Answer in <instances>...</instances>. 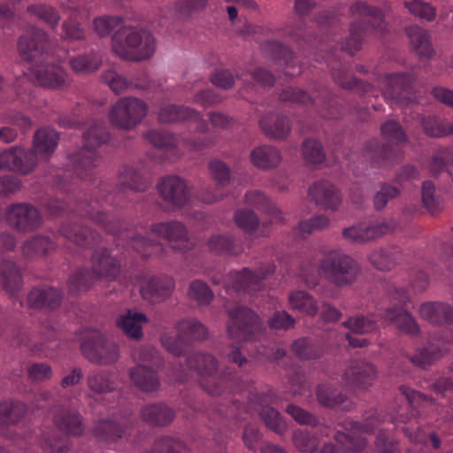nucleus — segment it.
<instances>
[{"label": "nucleus", "instance_id": "obj_1", "mask_svg": "<svg viewBox=\"0 0 453 453\" xmlns=\"http://www.w3.org/2000/svg\"><path fill=\"white\" fill-rule=\"evenodd\" d=\"M155 48L153 36L142 29L123 27L112 37V50L127 60L140 61L150 58Z\"/></svg>", "mask_w": 453, "mask_h": 453}, {"label": "nucleus", "instance_id": "obj_2", "mask_svg": "<svg viewBox=\"0 0 453 453\" xmlns=\"http://www.w3.org/2000/svg\"><path fill=\"white\" fill-rule=\"evenodd\" d=\"M92 272L79 271L69 279L70 288L73 291L88 288L93 279H113L119 273V263L110 256L108 250L96 251L92 257Z\"/></svg>", "mask_w": 453, "mask_h": 453}, {"label": "nucleus", "instance_id": "obj_3", "mask_svg": "<svg viewBox=\"0 0 453 453\" xmlns=\"http://www.w3.org/2000/svg\"><path fill=\"white\" fill-rule=\"evenodd\" d=\"M379 423V417L368 418L361 426L354 422H349L345 432L337 431L335 440L338 444L337 449L334 446L327 444L320 450H313L312 453H346L348 450L360 451L366 446V440L363 434L371 433Z\"/></svg>", "mask_w": 453, "mask_h": 453}, {"label": "nucleus", "instance_id": "obj_4", "mask_svg": "<svg viewBox=\"0 0 453 453\" xmlns=\"http://www.w3.org/2000/svg\"><path fill=\"white\" fill-rule=\"evenodd\" d=\"M320 269L326 277L337 285L349 284L360 273L358 264L341 251L326 254L320 263Z\"/></svg>", "mask_w": 453, "mask_h": 453}, {"label": "nucleus", "instance_id": "obj_5", "mask_svg": "<svg viewBox=\"0 0 453 453\" xmlns=\"http://www.w3.org/2000/svg\"><path fill=\"white\" fill-rule=\"evenodd\" d=\"M81 349L89 361L98 365H111L119 358V345L98 330L88 332Z\"/></svg>", "mask_w": 453, "mask_h": 453}, {"label": "nucleus", "instance_id": "obj_6", "mask_svg": "<svg viewBox=\"0 0 453 453\" xmlns=\"http://www.w3.org/2000/svg\"><path fill=\"white\" fill-rule=\"evenodd\" d=\"M148 113L146 104L135 97H124L116 102L109 111L112 126L121 129H131L142 122Z\"/></svg>", "mask_w": 453, "mask_h": 453}, {"label": "nucleus", "instance_id": "obj_7", "mask_svg": "<svg viewBox=\"0 0 453 453\" xmlns=\"http://www.w3.org/2000/svg\"><path fill=\"white\" fill-rule=\"evenodd\" d=\"M259 328V319L251 310L236 307L229 312L227 333L229 339L234 343L239 345L253 340Z\"/></svg>", "mask_w": 453, "mask_h": 453}, {"label": "nucleus", "instance_id": "obj_8", "mask_svg": "<svg viewBox=\"0 0 453 453\" xmlns=\"http://www.w3.org/2000/svg\"><path fill=\"white\" fill-rule=\"evenodd\" d=\"M159 196L169 208L184 206L190 199V190L185 180L178 176L162 178L157 185Z\"/></svg>", "mask_w": 453, "mask_h": 453}, {"label": "nucleus", "instance_id": "obj_9", "mask_svg": "<svg viewBox=\"0 0 453 453\" xmlns=\"http://www.w3.org/2000/svg\"><path fill=\"white\" fill-rule=\"evenodd\" d=\"M108 134L104 127L99 124L88 126L83 132V148L78 156V164L80 167L90 169L100 161V157L96 152V148L105 142Z\"/></svg>", "mask_w": 453, "mask_h": 453}, {"label": "nucleus", "instance_id": "obj_10", "mask_svg": "<svg viewBox=\"0 0 453 453\" xmlns=\"http://www.w3.org/2000/svg\"><path fill=\"white\" fill-rule=\"evenodd\" d=\"M274 268L269 266L265 272L250 273L244 269L241 272L231 273L224 280L226 288H234L237 290H244L250 293H256L263 288V280L273 273Z\"/></svg>", "mask_w": 453, "mask_h": 453}, {"label": "nucleus", "instance_id": "obj_11", "mask_svg": "<svg viewBox=\"0 0 453 453\" xmlns=\"http://www.w3.org/2000/svg\"><path fill=\"white\" fill-rule=\"evenodd\" d=\"M378 372L375 366L365 361L352 364L343 374V380L348 387L366 390L376 380Z\"/></svg>", "mask_w": 453, "mask_h": 453}, {"label": "nucleus", "instance_id": "obj_12", "mask_svg": "<svg viewBox=\"0 0 453 453\" xmlns=\"http://www.w3.org/2000/svg\"><path fill=\"white\" fill-rule=\"evenodd\" d=\"M138 287L143 299L157 303L168 296L174 288L172 278L142 277L138 280Z\"/></svg>", "mask_w": 453, "mask_h": 453}, {"label": "nucleus", "instance_id": "obj_13", "mask_svg": "<svg viewBox=\"0 0 453 453\" xmlns=\"http://www.w3.org/2000/svg\"><path fill=\"white\" fill-rule=\"evenodd\" d=\"M35 167V161L30 158L28 151L22 148L13 147L0 152V170L28 174Z\"/></svg>", "mask_w": 453, "mask_h": 453}, {"label": "nucleus", "instance_id": "obj_14", "mask_svg": "<svg viewBox=\"0 0 453 453\" xmlns=\"http://www.w3.org/2000/svg\"><path fill=\"white\" fill-rule=\"evenodd\" d=\"M8 220L18 229L28 231L41 225L42 217L38 210L33 206L16 204L10 208Z\"/></svg>", "mask_w": 453, "mask_h": 453}, {"label": "nucleus", "instance_id": "obj_15", "mask_svg": "<svg viewBox=\"0 0 453 453\" xmlns=\"http://www.w3.org/2000/svg\"><path fill=\"white\" fill-rule=\"evenodd\" d=\"M58 135L52 129H40L34 137L33 149L28 151L30 158L38 162L46 160L55 150L58 145Z\"/></svg>", "mask_w": 453, "mask_h": 453}, {"label": "nucleus", "instance_id": "obj_16", "mask_svg": "<svg viewBox=\"0 0 453 453\" xmlns=\"http://www.w3.org/2000/svg\"><path fill=\"white\" fill-rule=\"evenodd\" d=\"M309 196L316 203L326 210L336 211L342 203L338 189L327 181L314 183L309 188Z\"/></svg>", "mask_w": 453, "mask_h": 453}, {"label": "nucleus", "instance_id": "obj_17", "mask_svg": "<svg viewBox=\"0 0 453 453\" xmlns=\"http://www.w3.org/2000/svg\"><path fill=\"white\" fill-rule=\"evenodd\" d=\"M151 232L167 240L174 249L187 247L188 232L186 227L178 221L161 222L151 226Z\"/></svg>", "mask_w": 453, "mask_h": 453}, {"label": "nucleus", "instance_id": "obj_18", "mask_svg": "<svg viewBox=\"0 0 453 453\" xmlns=\"http://www.w3.org/2000/svg\"><path fill=\"white\" fill-rule=\"evenodd\" d=\"M47 41V35L42 31H27L19 41V52L24 59L32 60L44 50Z\"/></svg>", "mask_w": 453, "mask_h": 453}, {"label": "nucleus", "instance_id": "obj_19", "mask_svg": "<svg viewBox=\"0 0 453 453\" xmlns=\"http://www.w3.org/2000/svg\"><path fill=\"white\" fill-rule=\"evenodd\" d=\"M148 140L156 147L169 149L175 145L182 146L188 150H196L203 146L202 142L190 141L182 137L180 140L165 131L151 130L147 134Z\"/></svg>", "mask_w": 453, "mask_h": 453}, {"label": "nucleus", "instance_id": "obj_20", "mask_svg": "<svg viewBox=\"0 0 453 453\" xmlns=\"http://www.w3.org/2000/svg\"><path fill=\"white\" fill-rule=\"evenodd\" d=\"M419 315L431 324L440 325L453 319V309L447 303L427 302L418 308Z\"/></svg>", "mask_w": 453, "mask_h": 453}, {"label": "nucleus", "instance_id": "obj_21", "mask_svg": "<svg viewBox=\"0 0 453 453\" xmlns=\"http://www.w3.org/2000/svg\"><path fill=\"white\" fill-rule=\"evenodd\" d=\"M282 157L279 150L273 146H259L250 153V161L257 168L270 170L277 167Z\"/></svg>", "mask_w": 453, "mask_h": 453}, {"label": "nucleus", "instance_id": "obj_22", "mask_svg": "<svg viewBox=\"0 0 453 453\" xmlns=\"http://www.w3.org/2000/svg\"><path fill=\"white\" fill-rule=\"evenodd\" d=\"M446 352L443 342L431 341L416 351L411 357V362L419 366H426L441 358Z\"/></svg>", "mask_w": 453, "mask_h": 453}, {"label": "nucleus", "instance_id": "obj_23", "mask_svg": "<svg viewBox=\"0 0 453 453\" xmlns=\"http://www.w3.org/2000/svg\"><path fill=\"white\" fill-rule=\"evenodd\" d=\"M147 322V318L140 312L127 311L117 319V325L130 338L139 340L142 337V325Z\"/></svg>", "mask_w": 453, "mask_h": 453}, {"label": "nucleus", "instance_id": "obj_24", "mask_svg": "<svg viewBox=\"0 0 453 453\" xmlns=\"http://www.w3.org/2000/svg\"><path fill=\"white\" fill-rule=\"evenodd\" d=\"M37 81L42 86L51 88H62L70 82L65 71L57 65H48L39 69Z\"/></svg>", "mask_w": 453, "mask_h": 453}, {"label": "nucleus", "instance_id": "obj_25", "mask_svg": "<svg viewBox=\"0 0 453 453\" xmlns=\"http://www.w3.org/2000/svg\"><path fill=\"white\" fill-rule=\"evenodd\" d=\"M409 79L402 73L387 76L382 81L383 96L388 103H401L399 95L405 91Z\"/></svg>", "mask_w": 453, "mask_h": 453}, {"label": "nucleus", "instance_id": "obj_26", "mask_svg": "<svg viewBox=\"0 0 453 453\" xmlns=\"http://www.w3.org/2000/svg\"><path fill=\"white\" fill-rule=\"evenodd\" d=\"M260 127L267 135L273 138H283L290 131L288 119L276 114L263 117Z\"/></svg>", "mask_w": 453, "mask_h": 453}, {"label": "nucleus", "instance_id": "obj_27", "mask_svg": "<svg viewBox=\"0 0 453 453\" xmlns=\"http://www.w3.org/2000/svg\"><path fill=\"white\" fill-rule=\"evenodd\" d=\"M245 203L262 210L270 215L275 222H280L283 219L282 212L259 191L248 192L245 196Z\"/></svg>", "mask_w": 453, "mask_h": 453}, {"label": "nucleus", "instance_id": "obj_28", "mask_svg": "<svg viewBox=\"0 0 453 453\" xmlns=\"http://www.w3.org/2000/svg\"><path fill=\"white\" fill-rule=\"evenodd\" d=\"M131 380L143 391H153L158 387L155 372L143 365H138L129 371Z\"/></svg>", "mask_w": 453, "mask_h": 453}, {"label": "nucleus", "instance_id": "obj_29", "mask_svg": "<svg viewBox=\"0 0 453 453\" xmlns=\"http://www.w3.org/2000/svg\"><path fill=\"white\" fill-rule=\"evenodd\" d=\"M384 319L388 323H394L402 331L416 334L418 333V326L412 316L403 310H388L385 312Z\"/></svg>", "mask_w": 453, "mask_h": 453}, {"label": "nucleus", "instance_id": "obj_30", "mask_svg": "<svg viewBox=\"0 0 453 453\" xmlns=\"http://www.w3.org/2000/svg\"><path fill=\"white\" fill-rule=\"evenodd\" d=\"M290 307L306 315L314 316L319 308L314 298L305 291H292L288 295Z\"/></svg>", "mask_w": 453, "mask_h": 453}, {"label": "nucleus", "instance_id": "obj_31", "mask_svg": "<svg viewBox=\"0 0 453 453\" xmlns=\"http://www.w3.org/2000/svg\"><path fill=\"white\" fill-rule=\"evenodd\" d=\"M412 49L420 57L429 58L434 54L427 33L420 27H412L407 30Z\"/></svg>", "mask_w": 453, "mask_h": 453}, {"label": "nucleus", "instance_id": "obj_32", "mask_svg": "<svg viewBox=\"0 0 453 453\" xmlns=\"http://www.w3.org/2000/svg\"><path fill=\"white\" fill-rule=\"evenodd\" d=\"M158 118L161 122H173L178 120L192 119L195 122L199 121L198 114L187 107H177L176 105L167 104L160 108Z\"/></svg>", "mask_w": 453, "mask_h": 453}, {"label": "nucleus", "instance_id": "obj_33", "mask_svg": "<svg viewBox=\"0 0 453 453\" xmlns=\"http://www.w3.org/2000/svg\"><path fill=\"white\" fill-rule=\"evenodd\" d=\"M143 419L152 425L165 426L170 423L174 417L173 411L165 405H148L142 411Z\"/></svg>", "mask_w": 453, "mask_h": 453}, {"label": "nucleus", "instance_id": "obj_34", "mask_svg": "<svg viewBox=\"0 0 453 453\" xmlns=\"http://www.w3.org/2000/svg\"><path fill=\"white\" fill-rule=\"evenodd\" d=\"M0 282L11 293H14L21 287L20 273L12 262L0 264Z\"/></svg>", "mask_w": 453, "mask_h": 453}, {"label": "nucleus", "instance_id": "obj_35", "mask_svg": "<svg viewBox=\"0 0 453 453\" xmlns=\"http://www.w3.org/2000/svg\"><path fill=\"white\" fill-rule=\"evenodd\" d=\"M400 252L395 249H379L369 254L370 262L379 270H389L399 260Z\"/></svg>", "mask_w": 453, "mask_h": 453}, {"label": "nucleus", "instance_id": "obj_36", "mask_svg": "<svg viewBox=\"0 0 453 453\" xmlns=\"http://www.w3.org/2000/svg\"><path fill=\"white\" fill-rule=\"evenodd\" d=\"M188 364L201 376H211L218 367L216 358L209 354H195L188 358Z\"/></svg>", "mask_w": 453, "mask_h": 453}, {"label": "nucleus", "instance_id": "obj_37", "mask_svg": "<svg viewBox=\"0 0 453 453\" xmlns=\"http://www.w3.org/2000/svg\"><path fill=\"white\" fill-rule=\"evenodd\" d=\"M55 422L61 430L73 435H79L83 431L81 418L76 412H61L56 416Z\"/></svg>", "mask_w": 453, "mask_h": 453}, {"label": "nucleus", "instance_id": "obj_38", "mask_svg": "<svg viewBox=\"0 0 453 453\" xmlns=\"http://www.w3.org/2000/svg\"><path fill=\"white\" fill-rule=\"evenodd\" d=\"M176 329L183 338L203 340L207 334V328L194 319H183L177 324Z\"/></svg>", "mask_w": 453, "mask_h": 453}, {"label": "nucleus", "instance_id": "obj_39", "mask_svg": "<svg viewBox=\"0 0 453 453\" xmlns=\"http://www.w3.org/2000/svg\"><path fill=\"white\" fill-rule=\"evenodd\" d=\"M302 154L303 159L312 165L323 163L326 158L321 143L313 139H307L303 142Z\"/></svg>", "mask_w": 453, "mask_h": 453}, {"label": "nucleus", "instance_id": "obj_40", "mask_svg": "<svg viewBox=\"0 0 453 453\" xmlns=\"http://www.w3.org/2000/svg\"><path fill=\"white\" fill-rule=\"evenodd\" d=\"M53 243L43 236H36L27 240L22 246V251L26 257L42 255L52 250Z\"/></svg>", "mask_w": 453, "mask_h": 453}, {"label": "nucleus", "instance_id": "obj_41", "mask_svg": "<svg viewBox=\"0 0 453 453\" xmlns=\"http://www.w3.org/2000/svg\"><path fill=\"white\" fill-rule=\"evenodd\" d=\"M26 411V407L19 402H4L0 403V423L17 421Z\"/></svg>", "mask_w": 453, "mask_h": 453}, {"label": "nucleus", "instance_id": "obj_42", "mask_svg": "<svg viewBox=\"0 0 453 453\" xmlns=\"http://www.w3.org/2000/svg\"><path fill=\"white\" fill-rule=\"evenodd\" d=\"M96 434L98 437L108 442H114L123 437L126 434V429L115 422L104 421L96 428Z\"/></svg>", "mask_w": 453, "mask_h": 453}, {"label": "nucleus", "instance_id": "obj_43", "mask_svg": "<svg viewBox=\"0 0 453 453\" xmlns=\"http://www.w3.org/2000/svg\"><path fill=\"white\" fill-rule=\"evenodd\" d=\"M100 59L95 55H83L70 59V65L75 73H87L99 68Z\"/></svg>", "mask_w": 453, "mask_h": 453}, {"label": "nucleus", "instance_id": "obj_44", "mask_svg": "<svg viewBox=\"0 0 453 453\" xmlns=\"http://www.w3.org/2000/svg\"><path fill=\"white\" fill-rule=\"evenodd\" d=\"M423 127L425 132L432 137H441L453 133V125L451 123L435 118L425 119Z\"/></svg>", "mask_w": 453, "mask_h": 453}, {"label": "nucleus", "instance_id": "obj_45", "mask_svg": "<svg viewBox=\"0 0 453 453\" xmlns=\"http://www.w3.org/2000/svg\"><path fill=\"white\" fill-rule=\"evenodd\" d=\"M93 28L95 33L101 36H106L111 34V31L121 30L122 21L117 17H98L94 19Z\"/></svg>", "mask_w": 453, "mask_h": 453}, {"label": "nucleus", "instance_id": "obj_46", "mask_svg": "<svg viewBox=\"0 0 453 453\" xmlns=\"http://www.w3.org/2000/svg\"><path fill=\"white\" fill-rule=\"evenodd\" d=\"M188 295L190 299L196 301L199 304H208L213 298V294L208 285L201 280L190 283Z\"/></svg>", "mask_w": 453, "mask_h": 453}, {"label": "nucleus", "instance_id": "obj_47", "mask_svg": "<svg viewBox=\"0 0 453 453\" xmlns=\"http://www.w3.org/2000/svg\"><path fill=\"white\" fill-rule=\"evenodd\" d=\"M129 245L144 257L157 254L161 250V245L158 242L143 236L133 238Z\"/></svg>", "mask_w": 453, "mask_h": 453}, {"label": "nucleus", "instance_id": "obj_48", "mask_svg": "<svg viewBox=\"0 0 453 453\" xmlns=\"http://www.w3.org/2000/svg\"><path fill=\"white\" fill-rule=\"evenodd\" d=\"M400 390L407 399L409 404L413 408L418 409L419 412L423 413V410L426 407H434L433 401L421 393L406 387H401Z\"/></svg>", "mask_w": 453, "mask_h": 453}, {"label": "nucleus", "instance_id": "obj_49", "mask_svg": "<svg viewBox=\"0 0 453 453\" xmlns=\"http://www.w3.org/2000/svg\"><path fill=\"white\" fill-rule=\"evenodd\" d=\"M88 385L89 389L96 394L106 393L114 388V384L108 376L99 372H94L88 376Z\"/></svg>", "mask_w": 453, "mask_h": 453}, {"label": "nucleus", "instance_id": "obj_50", "mask_svg": "<svg viewBox=\"0 0 453 453\" xmlns=\"http://www.w3.org/2000/svg\"><path fill=\"white\" fill-rule=\"evenodd\" d=\"M209 250L216 254H237L233 241L225 235H213L208 242Z\"/></svg>", "mask_w": 453, "mask_h": 453}, {"label": "nucleus", "instance_id": "obj_51", "mask_svg": "<svg viewBox=\"0 0 453 453\" xmlns=\"http://www.w3.org/2000/svg\"><path fill=\"white\" fill-rule=\"evenodd\" d=\"M182 334L177 332V335L166 332L161 335V344L166 351L173 355L179 356L184 349V340Z\"/></svg>", "mask_w": 453, "mask_h": 453}, {"label": "nucleus", "instance_id": "obj_52", "mask_svg": "<svg viewBox=\"0 0 453 453\" xmlns=\"http://www.w3.org/2000/svg\"><path fill=\"white\" fill-rule=\"evenodd\" d=\"M209 172L217 184L225 186L230 180V169L220 160H212L209 164Z\"/></svg>", "mask_w": 453, "mask_h": 453}, {"label": "nucleus", "instance_id": "obj_53", "mask_svg": "<svg viewBox=\"0 0 453 453\" xmlns=\"http://www.w3.org/2000/svg\"><path fill=\"white\" fill-rule=\"evenodd\" d=\"M317 395L319 402L325 406L335 407L344 402L343 395L336 394L329 386H320Z\"/></svg>", "mask_w": 453, "mask_h": 453}, {"label": "nucleus", "instance_id": "obj_54", "mask_svg": "<svg viewBox=\"0 0 453 453\" xmlns=\"http://www.w3.org/2000/svg\"><path fill=\"white\" fill-rule=\"evenodd\" d=\"M261 417L265 425L277 433H282L286 430V424L282 421L280 413L271 407H266L262 412Z\"/></svg>", "mask_w": 453, "mask_h": 453}, {"label": "nucleus", "instance_id": "obj_55", "mask_svg": "<svg viewBox=\"0 0 453 453\" xmlns=\"http://www.w3.org/2000/svg\"><path fill=\"white\" fill-rule=\"evenodd\" d=\"M103 80L116 94L124 92L131 85L124 76L117 73L113 70L105 72L103 75Z\"/></svg>", "mask_w": 453, "mask_h": 453}, {"label": "nucleus", "instance_id": "obj_56", "mask_svg": "<svg viewBox=\"0 0 453 453\" xmlns=\"http://www.w3.org/2000/svg\"><path fill=\"white\" fill-rule=\"evenodd\" d=\"M407 8L413 15L428 21L435 18V10L428 4L420 0H414L406 4Z\"/></svg>", "mask_w": 453, "mask_h": 453}, {"label": "nucleus", "instance_id": "obj_57", "mask_svg": "<svg viewBox=\"0 0 453 453\" xmlns=\"http://www.w3.org/2000/svg\"><path fill=\"white\" fill-rule=\"evenodd\" d=\"M344 326L350 329L353 334H363L372 332L375 324L369 319L364 317L352 318L344 322Z\"/></svg>", "mask_w": 453, "mask_h": 453}, {"label": "nucleus", "instance_id": "obj_58", "mask_svg": "<svg viewBox=\"0 0 453 453\" xmlns=\"http://www.w3.org/2000/svg\"><path fill=\"white\" fill-rule=\"evenodd\" d=\"M234 221L239 227L248 233L255 230L258 225V220L254 212L246 210L237 211L234 215Z\"/></svg>", "mask_w": 453, "mask_h": 453}, {"label": "nucleus", "instance_id": "obj_59", "mask_svg": "<svg viewBox=\"0 0 453 453\" xmlns=\"http://www.w3.org/2000/svg\"><path fill=\"white\" fill-rule=\"evenodd\" d=\"M156 449L160 453H188L187 447L179 440L166 437L157 442Z\"/></svg>", "mask_w": 453, "mask_h": 453}, {"label": "nucleus", "instance_id": "obj_60", "mask_svg": "<svg viewBox=\"0 0 453 453\" xmlns=\"http://www.w3.org/2000/svg\"><path fill=\"white\" fill-rule=\"evenodd\" d=\"M292 350L297 357L303 359L313 358L319 355L316 348L306 339L296 341L292 345Z\"/></svg>", "mask_w": 453, "mask_h": 453}, {"label": "nucleus", "instance_id": "obj_61", "mask_svg": "<svg viewBox=\"0 0 453 453\" xmlns=\"http://www.w3.org/2000/svg\"><path fill=\"white\" fill-rule=\"evenodd\" d=\"M381 133L385 139L392 142H403L405 138L404 133L398 123L388 121L381 126Z\"/></svg>", "mask_w": 453, "mask_h": 453}, {"label": "nucleus", "instance_id": "obj_62", "mask_svg": "<svg viewBox=\"0 0 453 453\" xmlns=\"http://www.w3.org/2000/svg\"><path fill=\"white\" fill-rule=\"evenodd\" d=\"M434 186L430 181H426L422 186V200L424 205L427 210L434 213L438 209L440 203L437 198L434 196Z\"/></svg>", "mask_w": 453, "mask_h": 453}, {"label": "nucleus", "instance_id": "obj_63", "mask_svg": "<svg viewBox=\"0 0 453 453\" xmlns=\"http://www.w3.org/2000/svg\"><path fill=\"white\" fill-rule=\"evenodd\" d=\"M329 225V219L326 216H316L299 224V230L304 234H310L315 230H321Z\"/></svg>", "mask_w": 453, "mask_h": 453}, {"label": "nucleus", "instance_id": "obj_64", "mask_svg": "<svg viewBox=\"0 0 453 453\" xmlns=\"http://www.w3.org/2000/svg\"><path fill=\"white\" fill-rule=\"evenodd\" d=\"M365 228L368 242L389 233L394 227L386 220H378L372 225H365Z\"/></svg>", "mask_w": 453, "mask_h": 453}]
</instances>
